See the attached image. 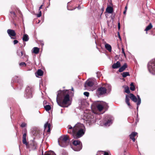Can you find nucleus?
<instances>
[{"label": "nucleus", "mask_w": 155, "mask_h": 155, "mask_svg": "<svg viewBox=\"0 0 155 155\" xmlns=\"http://www.w3.org/2000/svg\"><path fill=\"white\" fill-rule=\"evenodd\" d=\"M57 101L60 106L62 107H67L66 105L68 104V102L70 101L69 91H61L58 94Z\"/></svg>", "instance_id": "f257e3e1"}, {"label": "nucleus", "mask_w": 155, "mask_h": 155, "mask_svg": "<svg viewBox=\"0 0 155 155\" xmlns=\"http://www.w3.org/2000/svg\"><path fill=\"white\" fill-rule=\"evenodd\" d=\"M85 132L84 125L80 123L76 124L73 127V131L69 130L68 133L71 134L74 139H78L82 137Z\"/></svg>", "instance_id": "f03ea898"}, {"label": "nucleus", "mask_w": 155, "mask_h": 155, "mask_svg": "<svg viewBox=\"0 0 155 155\" xmlns=\"http://www.w3.org/2000/svg\"><path fill=\"white\" fill-rule=\"evenodd\" d=\"M125 92L129 94V95L126 94L125 96V102L126 104L129 106V107L131 108V106L130 102V98L134 102H137V99L136 97L133 94L130 93V91L128 86H126L125 87Z\"/></svg>", "instance_id": "7ed1b4c3"}, {"label": "nucleus", "mask_w": 155, "mask_h": 155, "mask_svg": "<svg viewBox=\"0 0 155 155\" xmlns=\"http://www.w3.org/2000/svg\"><path fill=\"white\" fill-rule=\"evenodd\" d=\"M26 131V130H25V133L23 134L22 137V143L26 146L27 148H29V147H32L33 149H35L36 148V145L34 143H30L28 145V143L26 141V133L25 132Z\"/></svg>", "instance_id": "20e7f679"}, {"label": "nucleus", "mask_w": 155, "mask_h": 155, "mask_svg": "<svg viewBox=\"0 0 155 155\" xmlns=\"http://www.w3.org/2000/svg\"><path fill=\"white\" fill-rule=\"evenodd\" d=\"M148 67L150 72L155 74V59L152 60L149 63Z\"/></svg>", "instance_id": "39448f33"}, {"label": "nucleus", "mask_w": 155, "mask_h": 155, "mask_svg": "<svg viewBox=\"0 0 155 155\" xmlns=\"http://www.w3.org/2000/svg\"><path fill=\"white\" fill-rule=\"evenodd\" d=\"M107 89L103 87H101L98 88L97 90V94L98 96H100L106 93Z\"/></svg>", "instance_id": "423d86ee"}, {"label": "nucleus", "mask_w": 155, "mask_h": 155, "mask_svg": "<svg viewBox=\"0 0 155 155\" xmlns=\"http://www.w3.org/2000/svg\"><path fill=\"white\" fill-rule=\"evenodd\" d=\"M32 88L30 87H28L25 90V96L26 98H30L32 97Z\"/></svg>", "instance_id": "0eeeda50"}, {"label": "nucleus", "mask_w": 155, "mask_h": 155, "mask_svg": "<svg viewBox=\"0 0 155 155\" xmlns=\"http://www.w3.org/2000/svg\"><path fill=\"white\" fill-rule=\"evenodd\" d=\"M72 144L75 146H78L76 151H79L82 148V144L81 141L79 140H74L72 142Z\"/></svg>", "instance_id": "6e6552de"}, {"label": "nucleus", "mask_w": 155, "mask_h": 155, "mask_svg": "<svg viewBox=\"0 0 155 155\" xmlns=\"http://www.w3.org/2000/svg\"><path fill=\"white\" fill-rule=\"evenodd\" d=\"M7 32L11 39H16L15 36L16 35V33H15V30L8 29L7 31Z\"/></svg>", "instance_id": "1a4fd4ad"}, {"label": "nucleus", "mask_w": 155, "mask_h": 155, "mask_svg": "<svg viewBox=\"0 0 155 155\" xmlns=\"http://www.w3.org/2000/svg\"><path fill=\"white\" fill-rule=\"evenodd\" d=\"M94 85V82L91 80H88L85 82L84 86L86 87L87 86L92 87Z\"/></svg>", "instance_id": "9d476101"}, {"label": "nucleus", "mask_w": 155, "mask_h": 155, "mask_svg": "<svg viewBox=\"0 0 155 155\" xmlns=\"http://www.w3.org/2000/svg\"><path fill=\"white\" fill-rule=\"evenodd\" d=\"M51 125L50 124L47 122L44 125L45 130H46L48 133L50 132V127Z\"/></svg>", "instance_id": "9b49d317"}, {"label": "nucleus", "mask_w": 155, "mask_h": 155, "mask_svg": "<svg viewBox=\"0 0 155 155\" xmlns=\"http://www.w3.org/2000/svg\"><path fill=\"white\" fill-rule=\"evenodd\" d=\"M59 144L61 147H65L68 145L69 143L68 142H65L61 140L60 141H59Z\"/></svg>", "instance_id": "f8f14e48"}, {"label": "nucleus", "mask_w": 155, "mask_h": 155, "mask_svg": "<svg viewBox=\"0 0 155 155\" xmlns=\"http://www.w3.org/2000/svg\"><path fill=\"white\" fill-rule=\"evenodd\" d=\"M120 63L119 61H117L116 63L112 65V68L114 69L120 67Z\"/></svg>", "instance_id": "ddd939ff"}, {"label": "nucleus", "mask_w": 155, "mask_h": 155, "mask_svg": "<svg viewBox=\"0 0 155 155\" xmlns=\"http://www.w3.org/2000/svg\"><path fill=\"white\" fill-rule=\"evenodd\" d=\"M127 64L126 63H125L119 69L118 71L120 72H121L124 71L127 68Z\"/></svg>", "instance_id": "4468645a"}, {"label": "nucleus", "mask_w": 155, "mask_h": 155, "mask_svg": "<svg viewBox=\"0 0 155 155\" xmlns=\"http://www.w3.org/2000/svg\"><path fill=\"white\" fill-rule=\"evenodd\" d=\"M137 134V132H132L129 135L130 138L132 139L133 142H134L135 141V139L134 137Z\"/></svg>", "instance_id": "2eb2a0df"}, {"label": "nucleus", "mask_w": 155, "mask_h": 155, "mask_svg": "<svg viewBox=\"0 0 155 155\" xmlns=\"http://www.w3.org/2000/svg\"><path fill=\"white\" fill-rule=\"evenodd\" d=\"M61 140L65 142H68L69 143L70 141L69 137L67 135H64V136L61 137Z\"/></svg>", "instance_id": "dca6fc26"}, {"label": "nucleus", "mask_w": 155, "mask_h": 155, "mask_svg": "<svg viewBox=\"0 0 155 155\" xmlns=\"http://www.w3.org/2000/svg\"><path fill=\"white\" fill-rule=\"evenodd\" d=\"M113 11V8L110 6H108L106 9V11L109 13H112Z\"/></svg>", "instance_id": "f3484780"}, {"label": "nucleus", "mask_w": 155, "mask_h": 155, "mask_svg": "<svg viewBox=\"0 0 155 155\" xmlns=\"http://www.w3.org/2000/svg\"><path fill=\"white\" fill-rule=\"evenodd\" d=\"M17 53L18 55L20 57H21L22 56L25 57L26 56L25 53L24 51L18 50L17 52Z\"/></svg>", "instance_id": "a211bd4d"}, {"label": "nucleus", "mask_w": 155, "mask_h": 155, "mask_svg": "<svg viewBox=\"0 0 155 155\" xmlns=\"http://www.w3.org/2000/svg\"><path fill=\"white\" fill-rule=\"evenodd\" d=\"M105 47L106 49L109 52H111L112 51V48L110 45L107 43H105Z\"/></svg>", "instance_id": "6ab92c4d"}, {"label": "nucleus", "mask_w": 155, "mask_h": 155, "mask_svg": "<svg viewBox=\"0 0 155 155\" xmlns=\"http://www.w3.org/2000/svg\"><path fill=\"white\" fill-rule=\"evenodd\" d=\"M96 107L99 111H101L104 108L102 105L101 104H98L96 105Z\"/></svg>", "instance_id": "aec40b11"}, {"label": "nucleus", "mask_w": 155, "mask_h": 155, "mask_svg": "<svg viewBox=\"0 0 155 155\" xmlns=\"http://www.w3.org/2000/svg\"><path fill=\"white\" fill-rule=\"evenodd\" d=\"M29 39V38L27 35L25 34L23 35L22 38V40L23 41H27Z\"/></svg>", "instance_id": "412c9836"}, {"label": "nucleus", "mask_w": 155, "mask_h": 155, "mask_svg": "<svg viewBox=\"0 0 155 155\" xmlns=\"http://www.w3.org/2000/svg\"><path fill=\"white\" fill-rule=\"evenodd\" d=\"M36 73L38 76H40L43 75L44 74L43 71L41 69H38Z\"/></svg>", "instance_id": "4be33fe9"}, {"label": "nucleus", "mask_w": 155, "mask_h": 155, "mask_svg": "<svg viewBox=\"0 0 155 155\" xmlns=\"http://www.w3.org/2000/svg\"><path fill=\"white\" fill-rule=\"evenodd\" d=\"M153 27V26L151 23H150L149 25L147 26L145 29V31H148L151 29Z\"/></svg>", "instance_id": "5701e85b"}, {"label": "nucleus", "mask_w": 155, "mask_h": 155, "mask_svg": "<svg viewBox=\"0 0 155 155\" xmlns=\"http://www.w3.org/2000/svg\"><path fill=\"white\" fill-rule=\"evenodd\" d=\"M111 123V120L110 119H108L105 122L104 125L106 126H109Z\"/></svg>", "instance_id": "b1692460"}, {"label": "nucleus", "mask_w": 155, "mask_h": 155, "mask_svg": "<svg viewBox=\"0 0 155 155\" xmlns=\"http://www.w3.org/2000/svg\"><path fill=\"white\" fill-rule=\"evenodd\" d=\"M39 48L38 47H34L33 48V52L35 54H37L39 53Z\"/></svg>", "instance_id": "393cba45"}, {"label": "nucleus", "mask_w": 155, "mask_h": 155, "mask_svg": "<svg viewBox=\"0 0 155 155\" xmlns=\"http://www.w3.org/2000/svg\"><path fill=\"white\" fill-rule=\"evenodd\" d=\"M123 77L124 78H126L127 76H130V74L129 72H124L121 74Z\"/></svg>", "instance_id": "a878e982"}, {"label": "nucleus", "mask_w": 155, "mask_h": 155, "mask_svg": "<svg viewBox=\"0 0 155 155\" xmlns=\"http://www.w3.org/2000/svg\"><path fill=\"white\" fill-rule=\"evenodd\" d=\"M43 5H41V6L39 8V13L38 14H37V17H41V11L40 10V9L42 8Z\"/></svg>", "instance_id": "bb28decb"}, {"label": "nucleus", "mask_w": 155, "mask_h": 155, "mask_svg": "<svg viewBox=\"0 0 155 155\" xmlns=\"http://www.w3.org/2000/svg\"><path fill=\"white\" fill-rule=\"evenodd\" d=\"M137 97H138V100H137V109H138V106L140 105V103H141V99L140 97V96L138 95H137Z\"/></svg>", "instance_id": "cd10ccee"}, {"label": "nucleus", "mask_w": 155, "mask_h": 155, "mask_svg": "<svg viewBox=\"0 0 155 155\" xmlns=\"http://www.w3.org/2000/svg\"><path fill=\"white\" fill-rule=\"evenodd\" d=\"M130 89L132 91H134L135 90V87L134 84V83L132 82L130 84Z\"/></svg>", "instance_id": "c85d7f7f"}, {"label": "nucleus", "mask_w": 155, "mask_h": 155, "mask_svg": "<svg viewBox=\"0 0 155 155\" xmlns=\"http://www.w3.org/2000/svg\"><path fill=\"white\" fill-rule=\"evenodd\" d=\"M45 110L47 111H48L51 109V107L49 105H46L44 106Z\"/></svg>", "instance_id": "c756f323"}, {"label": "nucleus", "mask_w": 155, "mask_h": 155, "mask_svg": "<svg viewBox=\"0 0 155 155\" xmlns=\"http://www.w3.org/2000/svg\"><path fill=\"white\" fill-rule=\"evenodd\" d=\"M19 65L20 66L25 67L26 66V64L24 62H21L19 64Z\"/></svg>", "instance_id": "7c9ffc66"}, {"label": "nucleus", "mask_w": 155, "mask_h": 155, "mask_svg": "<svg viewBox=\"0 0 155 155\" xmlns=\"http://www.w3.org/2000/svg\"><path fill=\"white\" fill-rule=\"evenodd\" d=\"M68 127V132L69 130H71V131H73V127L72 126H71V125H69Z\"/></svg>", "instance_id": "2f4dec72"}, {"label": "nucleus", "mask_w": 155, "mask_h": 155, "mask_svg": "<svg viewBox=\"0 0 155 155\" xmlns=\"http://www.w3.org/2000/svg\"><path fill=\"white\" fill-rule=\"evenodd\" d=\"M11 14H12V16L15 18L16 16V14L15 12L11 11L10 12Z\"/></svg>", "instance_id": "473e14b6"}, {"label": "nucleus", "mask_w": 155, "mask_h": 155, "mask_svg": "<svg viewBox=\"0 0 155 155\" xmlns=\"http://www.w3.org/2000/svg\"><path fill=\"white\" fill-rule=\"evenodd\" d=\"M27 125V124L25 123H23L21 125V127H25Z\"/></svg>", "instance_id": "72a5a7b5"}, {"label": "nucleus", "mask_w": 155, "mask_h": 155, "mask_svg": "<svg viewBox=\"0 0 155 155\" xmlns=\"http://www.w3.org/2000/svg\"><path fill=\"white\" fill-rule=\"evenodd\" d=\"M84 95H85L86 97H88L89 96V93L88 92H84Z\"/></svg>", "instance_id": "f704fd0d"}, {"label": "nucleus", "mask_w": 155, "mask_h": 155, "mask_svg": "<svg viewBox=\"0 0 155 155\" xmlns=\"http://www.w3.org/2000/svg\"><path fill=\"white\" fill-rule=\"evenodd\" d=\"M121 49H122V53L123 54L125 57L126 58V55L124 51V48H122Z\"/></svg>", "instance_id": "c9c22d12"}, {"label": "nucleus", "mask_w": 155, "mask_h": 155, "mask_svg": "<svg viewBox=\"0 0 155 155\" xmlns=\"http://www.w3.org/2000/svg\"><path fill=\"white\" fill-rule=\"evenodd\" d=\"M103 107H104L106 109H107L108 107V106L107 104V103H105L104 104V106H103Z\"/></svg>", "instance_id": "e433bc0d"}, {"label": "nucleus", "mask_w": 155, "mask_h": 155, "mask_svg": "<svg viewBox=\"0 0 155 155\" xmlns=\"http://www.w3.org/2000/svg\"><path fill=\"white\" fill-rule=\"evenodd\" d=\"M117 34H118V38H119L120 41H121V38L120 37L119 32L118 31L117 32Z\"/></svg>", "instance_id": "4c0bfd02"}, {"label": "nucleus", "mask_w": 155, "mask_h": 155, "mask_svg": "<svg viewBox=\"0 0 155 155\" xmlns=\"http://www.w3.org/2000/svg\"><path fill=\"white\" fill-rule=\"evenodd\" d=\"M120 22H118V30H119L120 29Z\"/></svg>", "instance_id": "58836bf2"}, {"label": "nucleus", "mask_w": 155, "mask_h": 155, "mask_svg": "<svg viewBox=\"0 0 155 155\" xmlns=\"http://www.w3.org/2000/svg\"><path fill=\"white\" fill-rule=\"evenodd\" d=\"M18 42V41L16 40H14L13 41V43L14 45L17 44Z\"/></svg>", "instance_id": "ea45409f"}, {"label": "nucleus", "mask_w": 155, "mask_h": 155, "mask_svg": "<svg viewBox=\"0 0 155 155\" xmlns=\"http://www.w3.org/2000/svg\"><path fill=\"white\" fill-rule=\"evenodd\" d=\"M104 155H109L108 153L106 152H104Z\"/></svg>", "instance_id": "a19ab883"}, {"label": "nucleus", "mask_w": 155, "mask_h": 155, "mask_svg": "<svg viewBox=\"0 0 155 155\" xmlns=\"http://www.w3.org/2000/svg\"><path fill=\"white\" fill-rule=\"evenodd\" d=\"M126 11H127L126 10H124V11L123 14H124V15H125Z\"/></svg>", "instance_id": "79ce46f5"}, {"label": "nucleus", "mask_w": 155, "mask_h": 155, "mask_svg": "<svg viewBox=\"0 0 155 155\" xmlns=\"http://www.w3.org/2000/svg\"><path fill=\"white\" fill-rule=\"evenodd\" d=\"M12 82H16V81H15L14 80V79H13V80H12Z\"/></svg>", "instance_id": "37998d69"}, {"label": "nucleus", "mask_w": 155, "mask_h": 155, "mask_svg": "<svg viewBox=\"0 0 155 155\" xmlns=\"http://www.w3.org/2000/svg\"><path fill=\"white\" fill-rule=\"evenodd\" d=\"M18 78V77L16 76H15L14 77V79H16Z\"/></svg>", "instance_id": "c03bdc74"}, {"label": "nucleus", "mask_w": 155, "mask_h": 155, "mask_svg": "<svg viewBox=\"0 0 155 155\" xmlns=\"http://www.w3.org/2000/svg\"><path fill=\"white\" fill-rule=\"evenodd\" d=\"M127 6H126L125 8V10H126L127 11Z\"/></svg>", "instance_id": "a18cd8bd"}, {"label": "nucleus", "mask_w": 155, "mask_h": 155, "mask_svg": "<svg viewBox=\"0 0 155 155\" xmlns=\"http://www.w3.org/2000/svg\"><path fill=\"white\" fill-rule=\"evenodd\" d=\"M74 90L73 88H72V91H74Z\"/></svg>", "instance_id": "49530a36"}, {"label": "nucleus", "mask_w": 155, "mask_h": 155, "mask_svg": "<svg viewBox=\"0 0 155 155\" xmlns=\"http://www.w3.org/2000/svg\"><path fill=\"white\" fill-rule=\"evenodd\" d=\"M43 154V151L42 152V154Z\"/></svg>", "instance_id": "de8ad7c7"}]
</instances>
